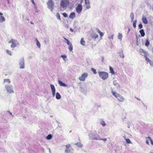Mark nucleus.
<instances>
[{"instance_id": "f257e3e1", "label": "nucleus", "mask_w": 153, "mask_h": 153, "mask_svg": "<svg viewBox=\"0 0 153 153\" xmlns=\"http://www.w3.org/2000/svg\"><path fill=\"white\" fill-rule=\"evenodd\" d=\"M89 138L93 140H99L100 136L95 131L91 132L89 135Z\"/></svg>"}, {"instance_id": "f03ea898", "label": "nucleus", "mask_w": 153, "mask_h": 153, "mask_svg": "<svg viewBox=\"0 0 153 153\" xmlns=\"http://www.w3.org/2000/svg\"><path fill=\"white\" fill-rule=\"evenodd\" d=\"M111 93L114 96L117 100L120 102H123L124 100V97L121 95L120 94L111 91Z\"/></svg>"}, {"instance_id": "7ed1b4c3", "label": "nucleus", "mask_w": 153, "mask_h": 153, "mask_svg": "<svg viewBox=\"0 0 153 153\" xmlns=\"http://www.w3.org/2000/svg\"><path fill=\"white\" fill-rule=\"evenodd\" d=\"M5 88L8 94H13L14 93L13 86L10 84H6L5 85Z\"/></svg>"}, {"instance_id": "20e7f679", "label": "nucleus", "mask_w": 153, "mask_h": 153, "mask_svg": "<svg viewBox=\"0 0 153 153\" xmlns=\"http://www.w3.org/2000/svg\"><path fill=\"white\" fill-rule=\"evenodd\" d=\"M100 77L103 80L106 79L108 77V73L104 71H99L98 72Z\"/></svg>"}, {"instance_id": "39448f33", "label": "nucleus", "mask_w": 153, "mask_h": 153, "mask_svg": "<svg viewBox=\"0 0 153 153\" xmlns=\"http://www.w3.org/2000/svg\"><path fill=\"white\" fill-rule=\"evenodd\" d=\"M9 43L11 44L10 45L11 48H14L19 45V43L16 40L13 39L9 41Z\"/></svg>"}, {"instance_id": "423d86ee", "label": "nucleus", "mask_w": 153, "mask_h": 153, "mask_svg": "<svg viewBox=\"0 0 153 153\" xmlns=\"http://www.w3.org/2000/svg\"><path fill=\"white\" fill-rule=\"evenodd\" d=\"M66 148L65 151V153H73V150L71 145L68 144L66 145Z\"/></svg>"}, {"instance_id": "0eeeda50", "label": "nucleus", "mask_w": 153, "mask_h": 153, "mask_svg": "<svg viewBox=\"0 0 153 153\" xmlns=\"http://www.w3.org/2000/svg\"><path fill=\"white\" fill-rule=\"evenodd\" d=\"M19 68L20 69H24L25 68V62L23 58H21L19 62Z\"/></svg>"}, {"instance_id": "6e6552de", "label": "nucleus", "mask_w": 153, "mask_h": 153, "mask_svg": "<svg viewBox=\"0 0 153 153\" xmlns=\"http://www.w3.org/2000/svg\"><path fill=\"white\" fill-rule=\"evenodd\" d=\"M64 39L65 40V42L69 46L68 49L71 51H72L73 49V46L72 43L66 38L64 37Z\"/></svg>"}, {"instance_id": "1a4fd4ad", "label": "nucleus", "mask_w": 153, "mask_h": 153, "mask_svg": "<svg viewBox=\"0 0 153 153\" xmlns=\"http://www.w3.org/2000/svg\"><path fill=\"white\" fill-rule=\"evenodd\" d=\"M88 76V74L87 73H84L81 75L79 77V79L80 81H84Z\"/></svg>"}, {"instance_id": "9d476101", "label": "nucleus", "mask_w": 153, "mask_h": 153, "mask_svg": "<svg viewBox=\"0 0 153 153\" xmlns=\"http://www.w3.org/2000/svg\"><path fill=\"white\" fill-rule=\"evenodd\" d=\"M68 0H62L61 2V6L63 8H66L68 4Z\"/></svg>"}, {"instance_id": "9b49d317", "label": "nucleus", "mask_w": 153, "mask_h": 153, "mask_svg": "<svg viewBox=\"0 0 153 153\" xmlns=\"http://www.w3.org/2000/svg\"><path fill=\"white\" fill-rule=\"evenodd\" d=\"M82 10V6L81 4H79L76 7V10L78 13H80Z\"/></svg>"}, {"instance_id": "f8f14e48", "label": "nucleus", "mask_w": 153, "mask_h": 153, "mask_svg": "<svg viewBox=\"0 0 153 153\" xmlns=\"http://www.w3.org/2000/svg\"><path fill=\"white\" fill-rule=\"evenodd\" d=\"M47 4L48 7L50 9L51 11H52L53 9V4L52 0H50L48 2Z\"/></svg>"}, {"instance_id": "ddd939ff", "label": "nucleus", "mask_w": 153, "mask_h": 153, "mask_svg": "<svg viewBox=\"0 0 153 153\" xmlns=\"http://www.w3.org/2000/svg\"><path fill=\"white\" fill-rule=\"evenodd\" d=\"M50 87L52 91V96L54 97L55 96L56 93V89L54 86L52 84L50 85Z\"/></svg>"}, {"instance_id": "4468645a", "label": "nucleus", "mask_w": 153, "mask_h": 153, "mask_svg": "<svg viewBox=\"0 0 153 153\" xmlns=\"http://www.w3.org/2000/svg\"><path fill=\"white\" fill-rule=\"evenodd\" d=\"M5 21V19L2 13L0 12V23H2Z\"/></svg>"}, {"instance_id": "2eb2a0df", "label": "nucleus", "mask_w": 153, "mask_h": 153, "mask_svg": "<svg viewBox=\"0 0 153 153\" xmlns=\"http://www.w3.org/2000/svg\"><path fill=\"white\" fill-rule=\"evenodd\" d=\"M142 21L143 23L145 24H147L148 23V21L147 19L146 18L145 16H143L142 18Z\"/></svg>"}, {"instance_id": "dca6fc26", "label": "nucleus", "mask_w": 153, "mask_h": 153, "mask_svg": "<svg viewBox=\"0 0 153 153\" xmlns=\"http://www.w3.org/2000/svg\"><path fill=\"white\" fill-rule=\"evenodd\" d=\"M75 14L74 12L71 13L69 16V17L70 19H73L75 17Z\"/></svg>"}, {"instance_id": "f3484780", "label": "nucleus", "mask_w": 153, "mask_h": 153, "mask_svg": "<svg viewBox=\"0 0 153 153\" xmlns=\"http://www.w3.org/2000/svg\"><path fill=\"white\" fill-rule=\"evenodd\" d=\"M58 82L60 86H63V87L67 86L66 85L63 83L62 82L60 81V80H58Z\"/></svg>"}, {"instance_id": "a211bd4d", "label": "nucleus", "mask_w": 153, "mask_h": 153, "mask_svg": "<svg viewBox=\"0 0 153 153\" xmlns=\"http://www.w3.org/2000/svg\"><path fill=\"white\" fill-rule=\"evenodd\" d=\"M80 44L81 45L84 46L85 45V42L84 41L83 38H82L81 39V40L80 41Z\"/></svg>"}, {"instance_id": "6ab92c4d", "label": "nucleus", "mask_w": 153, "mask_h": 153, "mask_svg": "<svg viewBox=\"0 0 153 153\" xmlns=\"http://www.w3.org/2000/svg\"><path fill=\"white\" fill-rule=\"evenodd\" d=\"M118 54L120 58H123L124 57V56L123 51H121L119 52L118 53Z\"/></svg>"}, {"instance_id": "aec40b11", "label": "nucleus", "mask_w": 153, "mask_h": 153, "mask_svg": "<svg viewBox=\"0 0 153 153\" xmlns=\"http://www.w3.org/2000/svg\"><path fill=\"white\" fill-rule=\"evenodd\" d=\"M100 124L102 125L103 127H105L106 125V123H105V121L103 120H101L100 121Z\"/></svg>"}, {"instance_id": "412c9836", "label": "nucleus", "mask_w": 153, "mask_h": 153, "mask_svg": "<svg viewBox=\"0 0 153 153\" xmlns=\"http://www.w3.org/2000/svg\"><path fill=\"white\" fill-rule=\"evenodd\" d=\"M11 81L9 79H4V83L5 84H10L11 83Z\"/></svg>"}, {"instance_id": "4be33fe9", "label": "nucleus", "mask_w": 153, "mask_h": 153, "mask_svg": "<svg viewBox=\"0 0 153 153\" xmlns=\"http://www.w3.org/2000/svg\"><path fill=\"white\" fill-rule=\"evenodd\" d=\"M35 41L36 42V44L37 46L39 48H40L41 47V45L40 44L38 40L37 39V38L35 39Z\"/></svg>"}, {"instance_id": "5701e85b", "label": "nucleus", "mask_w": 153, "mask_h": 153, "mask_svg": "<svg viewBox=\"0 0 153 153\" xmlns=\"http://www.w3.org/2000/svg\"><path fill=\"white\" fill-rule=\"evenodd\" d=\"M91 36L93 38L95 39L97 38L98 37V35L96 34V33H92L91 35Z\"/></svg>"}, {"instance_id": "b1692460", "label": "nucleus", "mask_w": 153, "mask_h": 153, "mask_svg": "<svg viewBox=\"0 0 153 153\" xmlns=\"http://www.w3.org/2000/svg\"><path fill=\"white\" fill-rule=\"evenodd\" d=\"M113 85L117 88H119L120 85L116 81H114L113 82Z\"/></svg>"}, {"instance_id": "393cba45", "label": "nucleus", "mask_w": 153, "mask_h": 153, "mask_svg": "<svg viewBox=\"0 0 153 153\" xmlns=\"http://www.w3.org/2000/svg\"><path fill=\"white\" fill-rule=\"evenodd\" d=\"M96 30L97 31V32L98 33L100 34L101 37H102L104 35V33L101 32L99 29L97 28Z\"/></svg>"}, {"instance_id": "a878e982", "label": "nucleus", "mask_w": 153, "mask_h": 153, "mask_svg": "<svg viewBox=\"0 0 153 153\" xmlns=\"http://www.w3.org/2000/svg\"><path fill=\"white\" fill-rule=\"evenodd\" d=\"M56 98L57 100H59L61 98V96L60 94L58 92H57L56 93Z\"/></svg>"}, {"instance_id": "bb28decb", "label": "nucleus", "mask_w": 153, "mask_h": 153, "mask_svg": "<svg viewBox=\"0 0 153 153\" xmlns=\"http://www.w3.org/2000/svg\"><path fill=\"white\" fill-rule=\"evenodd\" d=\"M139 32L142 36L144 37L145 36V33L143 29H141Z\"/></svg>"}, {"instance_id": "cd10ccee", "label": "nucleus", "mask_w": 153, "mask_h": 153, "mask_svg": "<svg viewBox=\"0 0 153 153\" xmlns=\"http://www.w3.org/2000/svg\"><path fill=\"white\" fill-rule=\"evenodd\" d=\"M123 37V36L121 33H119L118 34L117 38L118 39H120V41L122 40V38Z\"/></svg>"}, {"instance_id": "c85d7f7f", "label": "nucleus", "mask_w": 153, "mask_h": 153, "mask_svg": "<svg viewBox=\"0 0 153 153\" xmlns=\"http://www.w3.org/2000/svg\"><path fill=\"white\" fill-rule=\"evenodd\" d=\"M85 4L87 9H89L91 8L90 3H86Z\"/></svg>"}, {"instance_id": "c756f323", "label": "nucleus", "mask_w": 153, "mask_h": 153, "mask_svg": "<svg viewBox=\"0 0 153 153\" xmlns=\"http://www.w3.org/2000/svg\"><path fill=\"white\" fill-rule=\"evenodd\" d=\"M109 70L111 73L113 74H114V71L113 69L111 66H110L109 67Z\"/></svg>"}, {"instance_id": "7c9ffc66", "label": "nucleus", "mask_w": 153, "mask_h": 153, "mask_svg": "<svg viewBox=\"0 0 153 153\" xmlns=\"http://www.w3.org/2000/svg\"><path fill=\"white\" fill-rule=\"evenodd\" d=\"M76 145L78 147L82 148V145L80 143H77L76 144Z\"/></svg>"}, {"instance_id": "2f4dec72", "label": "nucleus", "mask_w": 153, "mask_h": 153, "mask_svg": "<svg viewBox=\"0 0 153 153\" xmlns=\"http://www.w3.org/2000/svg\"><path fill=\"white\" fill-rule=\"evenodd\" d=\"M130 17L131 19V21L132 22L134 19V14L133 13H131L130 14Z\"/></svg>"}, {"instance_id": "473e14b6", "label": "nucleus", "mask_w": 153, "mask_h": 153, "mask_svg": "<svg viewBox=\"0 0 153 153\" xmlns=\"http://www.w3.org/2000/svg\"><path fill=\"white\" fill-rule=\"evenodd\" d=\"M150 44L149 42L148 39L146 40V43L145 44V45L146 47H148Z\"/></svg>"}, {"instance_id": "72a5a7b5", "label": "nucleus", "mask_w": 153, "mask_h": 153, "mask_svg": "<svg viewBox=\"0 0 153 153\" xmlns=\"http://www.w3.org/2000/svg\"><path fill=\"white\" fill-rule=\"evenodd\" d=\"M123 137L125 138L126 142L128 143H131L132 142L128 139H126L124 137Z\"/></svg>"}, {"instance_id": "f704fd0d", "label": "nucleus", "mask_w": 153, "mask_h": 153, "mask_svg": "<svg viewBox=\"0 0 153 153\" xmlns=\"http://www.w3.org/2000/svg\"><path fill=\"white\" fill-rule=\"evenodd\" d=\"M52 137V136L51 134H49L46 137L47 139L48 140H51Z\"/></svg>"}, {"instance_id": "c9c22d12", "label": "nucleus", "mask_w": 153, "mask_h": 153, "mask_svg": "<svg viewBox=\"0 0 153 153\" xmlns=\"http://www.w3.org/2000/svg\"><path fill=\"white\" fill-rule=\"evenodd\" d=\"M137 22V20H135L133 22V26L134 28H136V23Z\"/></svg>"}, {"instance_id": "e433bc0d", "label": "nucleus", "mask_w": 153, "mask_h": 153, "mask_svg": "<svg viewBox=\"0 0 153 153\" xmlns=\"http://www.w3.org/2000/svg\"><path fill=\"white\" fill-rule=\"evenodd\" d=\"M6 52L7 53L8 55L10 56L12 55V53L10 51H9L8 50H6Z\"/></svg>"}, {"instance_id": "4c0bfd02", "label": "nucleus", "mask_w": 153, "mask_h": 153, "mask_svg": "<svg viewBox=\"0 0 153 153\" xmlns=\"http://www.w3.org/2000/svg\"><path fill=\"white\" fill-rule=\"evenodd\" d=\"M91 71H93V73L94 74H96L97 73L96 72V70L94 68H91Z\"/></svg>"}, {"instance_id": "58836bf2", "label": "nucleus", "mask_w": 153, "mask_h": 153, "mask_svg": "<svg viewBox=\"0 0 153 153\" xmlns=\"http://www.w3.org/2000/svg\"><path fill=\"white\" fill-rule=\"evenodd\" d=\"M148 138L149 140H150L152 144L153 145V141L152 140L151 138L150 137H148Z\"/></svg>"}, {"instance_id": "ea45409f", "label": "nucleus", "mask_w": 153, "mask_h": 153, "mask_svg": "<svg viewBox=\"0 0 153 153\" xmlns=\"http://www.w3.org/2000/svg\"><path fill=\"white\" fill-rule=\"evenodd\" d=\"M149 141H150L149 139L148 138V137L146 138V143L148 145H149Z\"/></svg>"}, {"instance_id": "a19ab883", "label": "nucleus", "mask_w": 153, "mask_h": 153, "mask_svg": "<svg viewBox=\"0 0 153 153\" xmlns=\"http://www.w3.org/2000/svg\"><path fill=\"white\" fill-rule=\"evenodd\" d=\"M56 17L58 19L60 20V15L59 13H58L56 14Z\"/></svg>"}, {"instance_id": "79ce46f5", "label": "nucleus", "mask_w": 153, "mask_h": 153, "mask_svg": "<svg viewBox=\"0 0 153 153\" xmlns=\"http://www.w3.org/2000/svg\"><path fill=\"white\" fill-rule=\"evenodd\" d=\"M114 36V35L112 34L111 36H108V38L109 39H113Z\"/></svg>"}, {"instance_id": "37998d69", "label": "nucleus", "mask_w": 153, "mask_h": 153, "mask_svg": "<svg viewBox=\"0 0 153 153\" xmlns=\"http://www.w3.org/2000/svg\"><path fill=\"white\" fill-rule=\"evenodd\" d=\"M61 56L62 58L64 61H65V59L66 58L67 56L65 55H61Z\"/></svg>"}, {"instance_id": "c03bdc74", "label": "nucleus", "mask_w": 153, "mask_h": 153, "mask_svg": "<svg viewBox=\"0 0 153 153\" xmlns=\"http://www.w3.org/2000/svg\"><path fill=\"white\" fill-rule=\"evenodd\" d=\"M62 15L65 17H67L68 16L67 14L65 13H62Z\"/></svg>"}, {"instance_id": "a18cd8bd", "label": "nucleus", "mask_w": 153, "mask_h": 153, "mask_svg": "<svg viewBox=\"0 0 153 153\" xmlns=\"http://www.w3.org/2000/svg\"><path fill=\"white\" fill-rule=\"evenodd\" d=\"M99 140H102L104 141V142H105L107 140V139L106 138L103 139H102L100 137V139H99Z\"/></svg>"}, {"instance_id": "49530a36", "label": "nucleus", "mask_w": 153, "mask_h": 153, "mask_svg": "<svg viewBox=\"0 0 153 153\" xmlns=\"http://www.w3.org/2000/svg\"><path fill=\"white\" fill-rule=\"evenodd\" d=\"M138 27L140 29H141L143 28V25H142V24H140L138 26Z\"/></svg>"}, {"instance_id": "de8ad7c7", "label": "nucleus", "mask_w": 153, "mask_h": 153, "mask_svg": "<svg viewBox=\"0 0 153 153\" xmlns=\"http://www.w3.org/2000/svg\"><path fill=\"white\" fill-rule=\"evenodd\" d=\"M146 60L148 62H149L150 63L151 62L150 60L149 59V58L146 57Z\"/></svg>"}, {"instance_id": "09e8293b", "label": "nucleus", "mask_w": 153, "mask_h": 153, "mask_svg": "<svg viewBox=\"0 0 153 153\" xmlns=\"http://www.w3.org/2000/svg\"><path fill=\"white\" fill-rule=\"evenodd\" d=\"M90 3L89 0H85V4Z\"/></svg>"}, {"instance_id": "8fccbe9b", "label": "nucleus", "mask_w": 153, "mask_h": 153, "mask_svg": "<svg viewBox=\"0 0 153 153\" xmlns=\"http://www.w3.org/2000/svg\"><path fill=\"white\" fill-rule=\"evenodd\" d=\"M150 65L151 66H153V62H150Z\"/></svg>"}, {"instance_id": "3c124183", "label": "nucleus", "mask_w": 153, "mask_h": 153, "mask_svg": "<svg viewBox=\"0 0 153 153\" xmlns=\"http://www.w3.org/2000/svg\"><path fill=\"white\" fill-rule=\"evenodd\" d=\"M70 30L72 32H73L74 31L71 28H70Z\"/></svg>"}, {"instance_id": "603ef678", "label": "nucleus", "mask_w": 153, "mask_h": 153, "mask_svg": "<svg viewBox=\"0 0 153 153\" xmlns=\"http://www.w3.org/2000/svg\"><path fill=\"white\" fill-rule=\"evenodd\" d=\"M9 114H10V115H11L12 116V117H13V115L12 114V113L10 112H9Z\"/></svg>"}, {"instance_id": "864d4df0", "label": "nucleus", "mask_w": 153, "mask_h": 153, "mask_svg": "<svg viewBox=\"0 0 153 153\" xmlns=\"http://www.w3.org/2000/svg\"><path fill=\"white\" fill-rule=\"evenodd\" d=\"M31 1H32V2L33 4H35V2H34V1H33V0H31Z\"/></svg>"}, {"instance_id": "5fc2aeb1", "label": "nucleus", "mask_w": 153, "mask_h": 153, "mask_svg": "<svg viewBox=\"0 0 153 153\" xmlns=\"http://www.w3.org/2000/svg\"><path fill=\"white\" fill-rule=\"evenodd\" d=\"M130 29L129 28V29H128V32H129V31H130Z\"/></svg>"}, {"instance_id": "6e6d98bb", "label": "nucleus", "mask_w": 153, "mask_h": 153, "mask_svg": "<svg viewBox=\"0 0 153 153\" xmlns=\"http://www.w3.org/2000/svg\"><path fill=\"white\" fill-rule=\"evenodd\" d=\"M137 99L138 100H140V99H139V98H137Z\"/></svg>"}, {"instance_id": "4d7b16f0", "label": "nucleus", "mask_w": 153, "mask_h": 153, "mask_svg": "<svg viewBox=\"0 0 153 153\" xmlns=\"http://www.w3.org/2000/svg\"><path fill=\"white\" fill-rule=\"evenodd\" d=\"M49 151H50V152H51L50 149H49Z\"/></svg>"}, {"instance_id": "13d9d810", "label": "nucleus", "mask_w": 153, "mask_h": 153, "mask_svg": "<svg viewBox=\"0 0 153 153\" xmlns=\"http://www.w3.org/2000/svg\"><path fill=\"white\" fill-rule=\"evenodd\" d=\"M67 28H68V26H67Z\"/></svg>"}]
</instances>
